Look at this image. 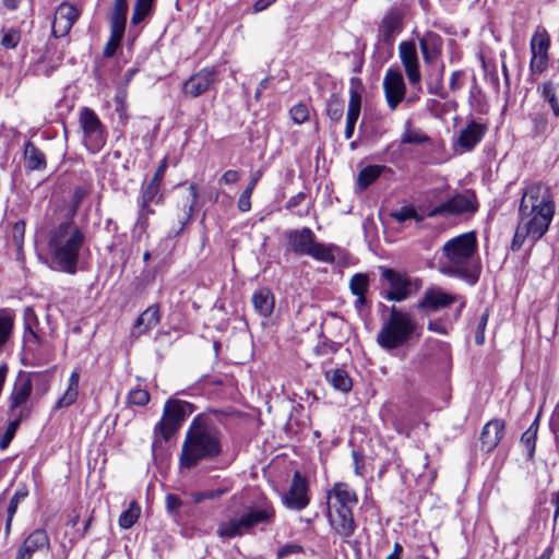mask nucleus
Segmentation results:
<instances>
[{
  "label": "nucleus",
  "mask_w": 559,
  "mask_h": 559,
  "mask_svg": "<svg viewBox=\"0 0 559 559\" xmlns=\"http://www.w3.org/2000/svg\"><path fill=\"white\" fill-rule=\"evenodd\" d=\"M391 216L399 223H404L408 219L415 218L420 221L416 210L413 206H403L391 213Z\"/></svg>",
  "instance_id": "nucleus-48"
},
{
  "label": "nucleus",
  "mask_w": 559,
  "mask_h": 559,
  "mask_svg": "<svg viewBox=\"0 0 559 559\" xmlns=\"http://www.w3.org/2000/svg\"><path fill=\"white\" fill-rule=\"evenodd\" d=\"M159 320V307L157 305L150 306L136 319L133 325L132 335L138 337L144 334L146 331L155 328Z\"/></svg>",
  "instance_id": "nucleus-24"
},
{
  "label": "nucleus",
  "mask_w": 559,
  "mask_h": 559,
  "mask_svg": "<svg viewBox=\"0 0 559 559\" xmlns=\"http://www.w3.org/2000/svg\"><path fill=\"white\" fill-rule=\"evenodd\" d=\"M23 416V412H20V415L14 420L10 421L4 433L0 438V449L4 450L9 447L10 442L15 436V432L20 426L21 419Z\"/></svg>",
  "instance_id": "nucleus-44"
},
{
  "label": "nucleus",
  "mask_w": 559,
  "mask_h": 559,
  "mask_svg": "<svg viewBox=\"0 0 559 559\" xmlns=\"http://www.w3.org/2000/svg\"><path fill=\"white\" fill-rule=\"evenodd\" d=\"M189 192H190V197H189V201H188V210L186 212V219L181 222V226L180 228L178 229V231L176 234H179L185 225L187 224V222L190 219L193 211H194V207L197 205V201H198V187L195 183H190L189 186Z\"/></svg>",
  "instance_id": "nucleus-45"
},
{
  "label": "nucleus",
  "mask_w": 559,
  "mask_h": 559,
  "mask_svg": "<svg viewBox=\"0 0 559 559\" xmlns=\"http://www.w3.org/2000/svg\"><path fill=\"white\" fill-rule=\"evenodd\" d=\"M216 80V72L213 69H202L191 75L183 84L182 92L190 97H199L205 93Z\"/></svg>",
  "instance_id": "nucleus-18"
},
{
  "label": "nucleus",
  "mask_w": 559,
  "mask_h": 559,
  "mask_svg": "<svg viewBox=\"0 0 559 559\" xmlns=\"http://www.w3.org/2000/svg\"><path fill=\"white\" fill-rule=\"evenodd\" d=\"M420 335L421 328L416 320L408 312L392 307L377 335V342L382 348L391 350Z\"/></svg>",
  "instance_id": "nucleus-6"
},
{
  "label": "nucleus",
  "mask_w": 559,
  "mask_h": 559,
  "mask_svg": "<svg viewBox=\"0 0 559 559\" xmlns=\"http://www.w3.org/2000/svg\"><path fill=\"white\" fill-rule=\"evenodd\" d=\"M126 98H127V93H126V91H121V92H119V93L115 96L116 110L120 114V116L126 115V111H127V102H126Z\"/></svg>",
  "instance_id": "nucleus-61"
},
{
  "label": "nucleus",
  "mask_w": 559,
  "mask_h": 559,
  "mask_svg": "<svg viewBox=\"0 0 559 559\" xmlns=\"http://www.w3.org/2000/svg\"><path fill=\"white\" fill-rule=\"evenodd\" d=\"M127 0H116L110 14V28L124 32L127 22Z\"/></svg>",
  "instance_id": "nucleus-34"
},
{
  "label": "nucleus",
  "mask_w": 559,
  "mask_h": 559,
  "mask_svg": "<svg viewBox=\"0 0 559 559\" xmlns=\"http://www.w3.org/2000/svg\"><path fill=\"white\" fill-rule=\"evenodd\" d=\"M24 329L35 328L38 324V319L35 310L32 307H26L23 312Z\"/></svg>",
  "instance_id": "nucleus-56"
},
{
  "label": "nucleus",
  "mask_w": 559,
  "mask_h": 559,
  "mask_svg": "<svg viewBox=\"0 0 559 559\" xmlns=\"http://www.w3.org/2000/svg\"><path fill=\"white\" fill-rule=\"evenodd\" d=\"M84 241V233L71 218L51 228L47 245L53 269L74 274Z\"/></svg>",
  "instance_id": "nucleus-4"
},
{
  "label": "nucleus",
  "mask_w": 559,
  "mask_h": 559,
  "mask_svg": "<svg viewBox=\"0 0 559 559\" xmlns=\"http://www.w3.org/2000/svg\"><path fill=\"white\" fill-rule=\"evenodd\" d=\"M383 90L389 108L393 111L404 99L406 85L399 70L389 69L383 78Z\"/></svg>",
  "instance_id": "nucleus-14"
},
{
  "label": "nucleus",
  "mask_w": 559,
  "mask_h": 559,
  "mask_svg": "<svg viewBox=\"0 0 559 559\" xmlns=\"http://www.w3.org/2000/svg\"><path fill=\"white\" fill-rule=\"evenodd\" d=\"M461 78H462V72L461 71H454L451 74L450 82H449V87L453 92H455L456 90L461 88V86H462Z\"/></svg>",
  "instance_id": "nucleus-64"
},
{
  "label": "nucleus",
  "mask_w": 559,
  "mask_h": 559,
  "mask_svg": "<svg viewBox=\"0 0 559 559\" xmlns=\"http://www.w3.org/2000/svg\"><path fill=\"white\" fill-rule=\"evenodd\" d=\"M476 257V234H461L443 243L438 259V270L443 275L462 278L473 285L479 275Z\"/></svg>",
  "instance_id": "nucleus-3"
},
{
  "label": "nucleus",
  "mask_w": 559,
  "mask_h": 559,
  "mask_svg": "<svg viewBox=\"0 0 559 559\" xmlns=\"http://www.w3.org/2000/svg\"><path fill=\"white\" fill-rule=\"evenodd\" d=\"M349 289L352 294L357 297L354 302L355 308L360 310L367 304L366 294L369 289L368 275L364 273L355 274L349 281Z\"/></svg>",
  "instance_id": "nucleus-28"
},
{
  "label": "nucleus",
  "mask_w": 559,
  "mask_h": 559,
  "mask_svg": "<svg viewBox=\"0 0 559 559\" xmlns=\"http://www.w3.org/2000/svg\"><path fill=\"white\" fill-rule=\"evenodd\" d=\"M251 193H249V191H242L241 194L239 195V199H238V202H237V207L240 212L242 213H246V212H249L251 210Z\"/></svg>",
  "instance_id": "nucleus-57"
},
{
  "label": "nucleus",
  "mask_w": 559,
  "mask_h": 559,
  "mask_svg": "<svg viewBox=\"0 0 559 559\" xmlns=\"http://www.w3.org/2000/svg\"><path fill=\"white\" fill-rule=\"evenodd\" d=\"M251 299L253 308L259 316L267 318L272 314L275 307V299L269 288L263 287L255 290Z\"/></svg>",
  "instance_id": "nucleus-25"
},
{
  "label": "nucleus",
  "mask_w": 559,
  "mask_h": 559,
  "mask_svg": "<svg viewBox=\"0 0 559 559\" xmlns=\"http://www.w3.org/2000/svg\"><path fill=\"white\" fill-rule=\"evenodd\" d=\"M193 411L191 403L169 399L164 405L162 418L154 427L155 437L159 436L164 441H168Z\"/></svg>",
  "instance_id": "nucleus-8"
},
{
  "label": "nucleus",
  "mask_w": 559,
  "mask_h": 559,
  "mask_svg": "<svg viewBox=\"0 0 559 559\" xmlns=\"http://www.w3.org/2000/svg\"><path fill=\"white\" fill-rule=\"evenodd\" d=\"M140 514V506L135 501H132L129 508L120 514L118 520L119 526L123 530L131 528L138 521Z\"/></svg>",
  "instance_id": "nucleus-39"
},
{
  "label": "nucleus",
  "mask_w": 559,
  "mask_h": 559,
  "mask_svg": "<svg viewBox=\"0 0 559 559\" xmlns=\"http://www.w3.org/2000/svg\"><path fill=\"white\" fill-rule=\"evenodd\" d=\"M506 424L501 419H492L488 421L480 433L481 450L491 452L502 440Z\"/></svg>",
  "instance_id": "nucleus-22"
},
{
  "label": "nucleus",
  "mask_w": 559,
  "mask_h": 559,
  "mask_svg": "<svg viewBox=\"0 0 559 559\" xmlns=\"http://www.w3.org/2000/svg\"><path fill=\"white\" fill-rule=\"evenodd\" d=\"M79 122L83 141L88 151L96 153L106 143V129L94 110L84 107L80 111Z\"/></svg>",
  "instance_id": "nucleus-11"
},
{
  "label": "nucleus",
  "mask_w": 559,
  "mask_h": 559,
  "mask_svg": "<svg viewBox=\"0 0 559 559\" xmlns=\"http://www.w3.org/2000/svg\"><path fill=\"white\" fill-rule=\"evenodd\" d=\"M326 114L333 122L341 121L344 114V100L337 94H332L328 99Z\"/></svg>",
  "instance_id": "nucleus-40"
},
{
  "label": "nucleus",
  "mask_w": 559,
  "mask_h": 559,
  "mask_svg": "<svg viewBox=\"0 0 559 559\" xmlns=\"http://www.w3.org/2000/svg\"><path fill=\"white\" fill-rule=\"evenodd\" d=\"M243 523L248 531L258 524H270L275 516L272 503L265 499L251 507L243 515Z\"/></svg>",
  "instance_id": "nucleus-20"
},
{
  "label": "nucleus",
  "mask_w": 559,
  "mask_h": 559,
  "mask_svg": "<svg viewBox=\"0 0 559 559\" xmlns=\"http://www.w3.org/2000/svg\"><path fill=\"white\" fill-rule=\"evenodd\" d=\"M477 210L476 198L472 192L456 194L445 202L437 205L429 212L430 217L452 214L474 213Z\"/></svg>",
  "instance_id": "nucleus-12"
},
{
  "label": "nucleus",
  "mask_w": 559,
  "mask_h": 559,
  "mask_svg": "<svg viewBox=\"0 0 559 559\" xmlns=\"http://www.w3.org/2000/svg\"><path fill=\"white\" fill-rule=\"evenodd\" d=\"M555 203L550 189L543 183L527 186L519 206V223L512 249L519 250L525 240L535 243L549 228L555 215Z\"/></svg>",
  "instance_id": "nucleus-1"
},
{
  "label": "nucleus",
  "mask_w": 559,
  "mask_h": 559,
  "mask_svg": "<svg viewBox=\"0 0 559 559\" xmlns=\"http://www.w3.org/2000/svg\"><path fill=\"white\" fill-rule=\"evenodd\" d=\"M152 2L146 0H136L134 5V10L131 16V23L136 25L144 21V19L150 14L152 9Z\"/></svg>",
  "instance_id": "nucleus-43"
},
{
  "label": "nucleus",
  "mask_w": 559,
  "mask_h": 559,
  "mask_svg": "<svg viewBox=\"0 0 559 559\" xmlns=\"http://www.w3.org/2000/svg\"><path fill=\"white\" fill-rule=\"evenodd\" d=\"M164 203V194L160 191V186L150 181L141 185L140 194L138 197V218L134 225L135 230L145 233L148 227L150 215L155 214L154 206Z\"/></svg>",
  "instance_id": "nucleus-10"
},
{
  "label": "nucleus",
  "mask_w": 559,
  "mask_h": 559,
  "mask_svg": "<svg viewBox=\"0 0 559 559\" xmlns=\"http://www.w3.org/2000/svg\"><path fill=\"white\" fill-rule=\"evenodd\" d=\"M166 168H167V162H166V159H163L160 165L155 170L153 177L148 181L162 187V182H163V179L165 176Z\"/></svg>",
  "instance_id": "nucleus-60"
},
{
  "label": "nucleus",
  "mask_w": 559,
  "mask_h": 559,
  "mask_svg": "<svg viewBox=\"0 0 559 559\" xmlns=\"http://www.w3.org/2000/svg\"><path fill=\"white\" fill-rule=\"evenodd\" d=\"M399 55L409 83L419 85L421 74L415 44L413 41H402L399 45Z\"/></svg>",
  "instance_id": "nucleus-16"
},
{
  "label": "nucleus",
  "mask_w": 559,
  "mask_h": 559,
  "mask_svg": "<svg viewBox=\"0 0 559 559\" xmlns=\"http://www.w3.org/2000/svg\"><path fill=\"white\" fill-rule=\"evenodd\" d=\"M284 235L287 240L286 251L297 255H308L324 263H333L335 261L333 251L336 247L334 245L317 242L316 235L309 227L289 229Z\"/></svg>",
  "instance_id": "nucleus-7"
},
{
  "label": "nucleus",
  "mask_w": 559,
  "mask_h": 559,
  "mask_svg": "<svg viewBox=\"0 0 559 559\" xmlns=\"http://www.w3.org/2000/svg\"><path fill=\"white\" fill-rule=\"evenodd\" d=\"M364 86L361 80L359 78L350 79V87H349V102L348 109L346 114V127H345V138L350 139L354 134L355 124L359 118L360 109H361V91Z\"/></svg>",
  "instance_id": "nucleus-15"
},
{
  "label": "nucleus",
  "mask_w": 559,
  "mask_h": 559,
  "mask_svg": "<svg viewBox=\"0 0 559 559\" xmlns=\"http://www.w3.org/2000/svg\"><path fill=\"white\" fill-rule=\"evenodd\" d=\"M550 46V37L547 31L543 27H537L530 44L531 53H548Z\"/></svg>",
  "instance_id": "nucleus-37"
},
{
  "label": "nucleus",
  "mask_w": 559,
  "mask_h": 559,
  "mask_svg": "<svg viewBox=\"0 0 559 559\" xmlns=\"http://www.w3.org/2000/svg\"><path fill=\"white\" fill-rule=\"evenodd\" d=\"M353 460L355 464V474L362 476L365 473L364 459L356 451H353Z\"/></svg>",
  "instance_id": "nucleus-63"
},
{
  "label": "nucleus",
  "mask_w": 559,
  "mask_h": 559,
  "mask_svg": "<svg viewBox=\"0 0 559 559\" xmlns=\"http://www.w3.org/2000/svg\"><path fill=\"white\" fill-rule=\"evenodd\" d=\"M78 17L79 11L73 4L69 2L60 3L56 10L52 22L53 36L63 37L68 35Z\"/></svg>",
  "instance_id": "nucleus-17"
},
{
  "label": "nucleus",
  "mask_w": 559,
  "mask_h": 559,
  "mask_svg": "<svg viewBox=\"0 0 559 559\" xmlns=\"http://www.w3.org/2000/svg\"><path fill=\"white\" fill-rule=\"evenodd\" d=\"M14 317V311L12 309H0V347L3 346L12 335Z\"/></svg>",
  "instance_id": "nucleus-35"
},
{
  "label": "nucleus",
  "mask_w": 559,
  "mask_h": 559,
  "mask_svg": "<svg viewBox=\"0 0 559 559\" xmlns=\"http://www.w3.org/2000/svg\"><path fill=\"white\" fill-rule=\"evenodd\" d=\"M548 53H535L532 55L531 62H530V70L534 74L543 73L548 66Z\"/></svg>",
  "instance_id": "nucleus-46"
},
{
  "label": "nucleus",
  "mask_w": 559,
  "mask_h": 559,
  "mask_svg": "<svg viewBox=\"0 0 559 559\" xmlns=\"http://www.w3.org/2000/svg\"><path fill=\"white\" fill-rule=\"evenodd\" d=\"M128 401L130 404H133L136 406H144L150 401V394L146 390L134 389L129 392Z\"/></svg>",
  "instance_id": "nucleus-50"
},
{
  "label": "nucleus",
  "mask_w": 559,
  "mask_h": 559,
  "mask_svg": "<svg viewBox=\"0 0 559 559\" xmlns=\"http://www.w3.org/2000/svg\"><path fill=\"white\" fill-rule=\"evenodd\" d=\"M386 169L383 165H369L362 168L357 177V185L360 190L367 189Z\"/></svg>",
  "instance_id": "nucleus-33"
},
{
  "label": "nucleus",
  "mask_w": 559,
  "mask_h": 559,
  "mask_svg": "<svg viewBox=\"0 0 559 559\" xmlns=\"http://www.w3.org/2000/svg\"><path fill=\"white\" fill-rule=\"evenodd\" d=\"M240 179V174L237 170L229 169L223 174L221 177V181L225 185H233L238 182Z\"/></svg>",
  "instance_id": "nucleus-62"
},
{
  "label": "nucleus",
  "mask_w": 559,
  "mask_h": 559,
  "mask_svg": "<svg viewBox=\"0 0 559 559\" xmlns=\"http://www.w3.org/2000/svg\"><path fill=\"white\" fill-rule=\"evenodd\" d=\"M486 131L485 124L472 120L460 131L456 145L464 152H471L483 140Z\"/></svg>",
  "instance_id": "nucleus-21"
},
{
  "label": "nucleus",
  "mask_w": 559,
  "mask_h": 559,
  "mask_svg": "<svg viewBox=\"0 0 559 559\" xmlns=\"http://www.w3.org/2000/svg\"><path fill=\"white\" fill-rule=\"evenodd\" d=\"M48 534L43 528L33 531L23 542L16 552V559H32L36 551L49 549Z\"/></svg>",
  "instance_id": "nucleus-19"
},
{
  "label": "nucleus",
  "mask_w": 559,
  "mask_h": 559,
  "mask_svg": "<svg viewBox=\"0 0 559 559\" xmlns=\"http://www.w3.org/2000/svg\"><path fill=\"white\" fill-rule=\"evenodd\" d=\"M165 502H166V509L168 512H176L181 506H182V501L181 499L176 496V495H173V493H168L165 498Z\"/></svg>",
  "instance_id": "nucleus-58"
},
{
  "label": "nucleus",
  "mask_w": 559,
  "mask_h": 559,
  "mask_svg": "<svg viewBox=\"0 0 559 559\" xmlns=\"http://www.w3.org/2000/svg\"><path fill=\"white\" fill-rule=\"evenodd\" d=\"M302 551V547L297 544L285 545L277 551V558L283 559L292 554H299Z\"/></svg>",
  "instance_id": "nucleus-59"
},
{
  "label": "nucleus",
  "mask_w": 559,
  "mask_h": 559,
  "mask_svg": "<svg viewBox=\"0 0 559 559\" xmlns=\"http://www.w3.org/2000/svg\"><path fill=\"white\" fill-rule=\"evenodd\" d=\"M80 371L75 368L68 380V386L63 394L56 402V408H64L74 404L79 395Z\"/></svg>",
  "instance_id": "nucleus-29"
},
{
  "label": "nucleus",
  "mask_w": 559,
  "mask_h": 559,
  "mask_svg": "<svg viewBox=\"0 0 559 559\" xmlns=\"http://www.w3.org/2000/svg\"><path fill=\"white\" fill-rule=\"evenodd\" d=\"M381 276L390 286V289L383 293V298L390 301H403L417 293L421 286L419 280L388 267L381 270Z\"/></svg>",
  "instance_id": "nucleus-9"
},
{
  "label": "nucleus",
  "mask_w": 559,
  "mask_h": 559,
  "mask_svg": "<svg viewBox=\"0 0 559 559\" xmlns=\"http://www.w3.org/2000/svg\"><path fill=\"white\" fill-rule=\"evenodd\" d=\"M293 121L297 124L304 123L309 118V109L305 104H296L289 110Z\"/></svg>",
  "instance_id": "nucleus-49"
},
{
  "label": "nucleus",
  "mask_w": 559,
  "mask_h": 559,
  "mask_svg": "<svg viewBox=\"0 0 559 559\" xmlns=\"http://www.w3.org/2000/svg\"><path fill=\"white\" fill-rule=\"evenodd\" d=\"M33 384L28 377L20 378L12 390L10 396V412H14L17 407L27 402L32 394Z\"/></svg>",
  "instance_id": "nucleus-27"
},
{
  "label": "nucleus",
  "mask_w": 559,
  "mask_h": 559,
  "mask_svg": "<svg viewBox=\"0 0 559 559\" xmlns=\"http://www.w3.org/2000/svg\"><path fill=\"white\" fill-rule=\"evenodd\" d=\"M536 435V429L528 428L521 437V442L527 447L530 455L535 451Z\"/></svg>",
  "instance_id": "nucleus-55"
},
{
  "label": "nucleus",
  "mask_w": 559,
  "mask_h": 559,
  "mask_svg": "<svg viewBox=\"0 0 559 559\" xmlns=\"http://www.w3.org/2000/svg\"><path fill=\"white\" fill-rule=\"evenodd\" d=\"M24 234H25V223L23 221L16 222L12 228V239H13L14 245L17 247L19 251L22 250Z\"/></svg>",
  "instance_id": "nucleus-54"
},
{
  "label": "nucleus",
  "mask_w": 559,
  "mask_h": 559,
  "mask_svg": "<svg viewBox=\"0 0 559 559\" xmlns=\"http://www.w3.org/2000/svg\"><path fill=\"white\" fill-rule=\"evenodd\" d=\"M282 501L288 509L298 511L309 504L308 483L299 472L294 473L289 489L283 495Z\"/></svg>",
  "instance_id": "nucleus-13"
},
{
  "label": "nucleus",
  "mask_w": 559,
  "mask_h": 559,
  "mask_svg": "<svg viewBox=\"0 0 559 559\" xmlns=\"http://www.w3.org/2000/svg\"><path fill=\"white\" fill-rule=\"evenodd\" d=\"M325 378L329 383L336 390L342 392H349L353 386L352 378L348 373L343 369H333L326 371Z\"/></svg>",
  "instance_id": "nucleus-31"
},
{
  "label": "nucleus",
  "mask_w": 559,
  "mask_h": 559,
  "mask_svg": "<svg viewBox=\"0 0 559 559\" xmlns=\"http://www.w3.org/2000/svg\"><path fill=\"white\" fill-rule=\"evenodd\" d=\"M21 40V34L19 31L14 28H9L3 31V35L1 38V45L5 49H13L17 46Z\"/></svg>",
  "instance_id": "nucleus-47"
},
{
  "label": "nucleus",
  "mask_w": 559,
  "mask_h": 559,
  "mask_svg": "<svg viewBox=\"0 0 559 559\" xmlns=\"http://www.w3.org/2000/svg\"><path fill=\"white\" fill-rule=\"evenodd\" d=\"M227 492L226 488L222 489H210L203 492H197L192 495V499L195 503H200L203 500H215Z\"/></svg>",
  "instance_id": "nucleus-53"
},
{
  "label": "nucleus",
  "mask_w": 559,
  "mask_h": 559,
  "mask_svg": "<svg viewBox=\"0 0 559 559\" xmlns=\"http://www.w3.org/2000/svg\"><path fill=\"white\" fill-rule=\"evenodd\" d=\"M430 138L420 129L412 127V121L407 120L404 126V131L401 136L402 144H424L428 143Z\"/></svg>",
  "instance_id": "nucleus-36"
},
{
  "label": "nucleus",
  "mask_w": 559,
  "mask_h": 559,
  "mask_svg": "<svg viewBox=\"0 0 559 559\" xmlns=\"http://www.w3.org/2000/svg\"><path fill=\"white\" fill-rule=\"evenodd\" d=\"M25 165L31 170H38L46 167L45 154L33 143L27 142L24 148Z\"/></svg>",
  "instance_id": "nucleus-30"
},
{
  "label": "nucleus",
  "mask_w": 559,
  "mask_h": 559,
  "mask_svg": "<svg viewBox=\"0 0 559 559\" xmlns=\"http://www.w3.org/2000/svg\"><path fill=\"white\" fill-rule=\"evenodd\" d=\"M402 31V16L397 11H390L380 25V37L382 41L391 44L396 34Z\"/></svg>",
  "instance_id": "nucleus-26"
},
{
  "label": "nucleus",
  "mask_w": 559,
  "mask_h": 559,
  "mask_svg": "<svg viewBox=\"0 0 559 559\" xmlns=\"http://www.w3.org/2000/svg\"><path fill=\"white\" fill-rule=\"evenodd\" d=\"M542 95L547 100L556 117H559V100L556 95V88L552 83L547 82L542 86Z\"/></svg>",
  "instance_id": "nucleus-42"
},
{
  "label": "nucleus",
  "mask_w": 559,
  "mask_h": 559,
  "mask_svg": "<svg viewBox=\"0 0 559 559\" xmlns=\"http://www.w3.org/2000/svg\"><path fill=\"white\" fill-rule=\"evenodd\" d=\"M40 343V337L34 330V328H25L23 333V344L25 349L34 350Z\"/></svg>",
  "instance_id": "nucleus-52"
},
{
  "label": "nucleus",
  "mask_w": 559,
  "mask_h": 559,
  "mask_svg": "<svg viewBox=\"0 0 559 559\" xmlns=\"http://www.w3.org/2000/svg\"><path fill=\"white\" fill-rule=\"evenodd\" d=\"M249 532L243 523V516L230 519L218 526L217 534L223 538H233Z\"/></svg>",
  "instance_id": "nucleus-32"
},
{
  "label": "nucleus",
  "mask_w": 559,
  "mask_h": 559,
  "mask_svg": "<svg viewBox=\"0 0 559 559\" xmlns=\"http://www.w3.org/2000/svg\"><path fill=\"white\" fill-rule=\"evenodd\" d=\"M489 319V310L486 309L480 316L476 331H475V343L481 345L485 342V331Z\"/></svg>",
  "instance_id": "nucleus-51"
},
{
  "label": "nucleus",
  "mask_w": 559,
  "mask_h": 559,
  "mask_svg": "<svg viewBox=\"0 0 559 559\" xmlns=\"http://www.w3.org/2000/svg\"><path fill=\"white\" fill-rule=\"evenodd\" d=\"M123 34L124 32L122 31L110 28V37L106 43L103 51L104 57L110 58L116 53L118 47L120 46Z\"/></svg>",
  "instance_id": "nucleus-41"
},
{
  "label": "nucleus",
  "mask_w": 559,
  "mask_h": 559,
  "mask_svg": "<svg viewBox=\"0 0 559 559\" xmlns=\"http://www.w3.org/2000/svg\"><path fill=\"white\" fill-rule=\"evenodd\" d=\"M439 37L433 34H427L419 40L420 49L426 62H431L435 58H437L439 53L437 41Z\"/></svg>",
  "instance_id": "nucleus-38"
},
{
  "label": "nucleus",
  "mask_w": 559,
  "mask_h": 559,
  "mask_svg": "<svg viewBox=\"0 0 559 559\" xmlns=\"http://www.w3.org/2000/svg\"><path fill=\"white\" fill-rule=\"evenodd\" d=\"M454 301V296L444 293L439 288H431L425 293L424 298L418 304V308L428 311H437L441 308L452 305Z\"/></svg>",
  "instance_id": "nucleus-23"
},
{
  "label": "nucleus",
  "mask_w": 559,
  "mask_h": 559,
  "mask_svg": "<svg viewBox=\"0 0 559 559\" xmlns=\"http://www.w3.org/2000/svg\"><path fill=\"white\" fill-rule=\"evenodd\" d=\"M328 519L332 530L344 542L354 534L356 522L353 509L358 503L355 490L346 483H335L328 491Z\"/></svg>",
  "instance_id": "nucleus-5"
},
{
  "label": "nucleus",
  "mask_w": 559,
  "mask_h": 559,
  "mask_svg": "<svg viewBox=\"0 0 559 559\" xmlns=\"http://www.w3.org/2000/svg\"><path fill=\"white\" fill-rule=\"evenodd\" d=\"M223 453L222 432L205 416H197L190 424L179 455V468L192 469L203 462H212Z\"/></svg>",
  "instance_id": "nucleus-2"
}]
</instances>
